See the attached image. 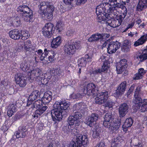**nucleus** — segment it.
Returning <instances> with one entry per match:
<instances>
[{"label":"nucleus","instance_id":"1","mask_svg":"<svg viewBox=\"0 0 147 147\" xmlns=\"http://www.w3.org/2000/svg\"><path fill=\"white\" fill-rule=\"evenodd\" d=\"M70 104L69 102L64 101L56 102L53 105V109L51 111L53 120L56 122L59 121L62 118L66 117L71 114V111L69 107Z\"/></svg>","mask_w":147,"mask_h":147},{"label":"nucleus","instance_id":"2","mask_svg":"<svg viewBox=\"0 0 147 147\" xmlns=\"http://www.w3.org/2000/svg\"><path fill=\"white\" fill-rule=\"evenodd\" d=\"M141 87L138 86L136 89L134 94L135 99L133 100L134 106L136 110L140 109L141 112L147 111V99L141 98L140 90Z\"/></svg>","mask_w":147,"mask_h":147},{"label":"nucleus","instance_id":"3","mask_svg":"<svg viewBox=\"0 0 147 147\" xmlns=\"http://www.w3.org/2000/svg\"><path fill=\"white\" fill-rule=\"evenodd\" d=\"M108 8L107 3H103L97 6L96 8V13L98 18V21L101 22L104 21L107 16H109L107 12V8Z\"/></svg>","mask_w":147,"mask_h":147},{"label":"nucleus","instance_id":"4","mask_svg":"<svg viewBox=\"0 0 147 147\" xmlns=\"http://www.w3.org/2000/svg\"><path fill=\"white\" fill-rule=\"evenodd\" d=\"M72 140L75 147H85L88 142L87 136L80 134L75 136Z\"/></svg>","mask_w":147,"mask_h":147},{"label":"nucleus","instance_id":"5","mask_svg":"<svg viewBox=\"0 0 147 147\" xmlns=\"http://www.w3.org/2000/svg\"><path fill=\"white\" fill-rule=\"evenodd\" d=\"M98 86L93 83H90L85 85L82 89L84 94L88 96L96 95L98 91Z\"/></svg>","mask_w":147,"mask_h":147},{"label":"nucleus","instance_id":"6","mask_svg":"<svg viewBox=\"0 0 147 147\" xmlns=\"http://www.w3.org/2000/svg\"><path fill=\"white\" fill-rule=\"evenodd\" d=\"M55 28L53 24L50 22L46 23L42 30V33L45 38H50L51 37L55 30Z\"/></svg>","mask_w":147,"mask_h":147},{"label":"nucleus","instance_id":"7","mask_svg":"<svg viewBox=\"0 0 147 147\" xmlns=\"http://www.w3.org/2000/svg\"><path fill=\"white\" fill-rule=\"evenodd\" d=\"M28 72L30 76L28 80L30 82H32L34 80H36L42 73L41 70L38 67L30 69Z\"/></svg>","mask_w":147,"mask_h":147},{"label":"nucleus","instance_id":"8","mask_svg":"<svg viewBox=\"0 0 147 147\" xmlns=\"http://www.w3.org/2000/svg\"><path fill=\"white\" fill-rule=\"evenodd\" d=\"M97 95L95 99V103L98 105H101L107 101L108 96V92L107 91H105L94 95Z\"/></svg>","mask_w":147,"mask_h":147},{"label":"nucleus","instance_id":"9","mask_svg":"<svg viewBox=\"0 0 147 147\" xmlns=\"http://www.w3.org/2000/svg\"><path fill=\"white\" fill-rule=\"evenodd\" d=\"M23 75L21 73H18L15 77L16 84L22 87H25L27 84V78Z\"/></svg>","mask_w":147,"mask_h":147},{"label":"nucleus","instance_id":"10","mask_svg":"<svg viewBox=\"0 0 147 147\" xmlns=\"http://www.w3.org/2000/svg\"><path fill=\"white\" fill-rule=\"evenodd\" d=\"M121 43L117 41L111 42L109 43L107 47V53L111 54L115 53L119 48Z\"/></svg>","mask_w":147,"mask_h":147},{"label":"nucleus","instance_id":"11","mask_svg":"<svg viewBox=\"0 0 147 147\" xmlns=\"http://www.w3.org/2000/svg\"><path fill=\"white\" fill-rule=\"evenodd\" d=\"M129 110L128 103H123L121 104L119 108V117L118 119H122L123 120V117L127 114Z\"/></svg>","mask_w":147,"mask_h":147},{"label":"nucleus","instance_id":"12","mask_svg":"<svg viewBox=\"0 0 147 147\" xmlns=\"http://www.w3.org/2000/svg\"><path fill=\"white\" fill-rule=\"evenodd\" d=\"M98 114L96 113L92 114L86 118L85 121V123L90 127H92L98 120Z\"/></svg>","mask_w":147,"mask_h":147},{"label":"nucleus","instance_id":"13","mask_svg":"<svg viewBox=\"0 0 147 147\" xmlns=\"http://www.w3.org/2000/svg\"><path fill=\"white\" fill-rule=\"evenodd\" d=\"M127 82L124 81L122 82L117 87L115 93V94L116 97L119 98L121 96L125 91L127 88Z\"/></svg>","mask_w":147,"mask_h":147},{"label":"nucleus","instance_id":"14","mask_svg":"<svg viewBox=\"0 0 147 147\" xmlns=\"http://www.w3.org/2000/svg\"><path fill=\"white\" fill-rule=\"evenodd\" d=\"M28 132L26 126H21L18 128V131L15 132L13 137L15 136L17 138H24L26 136Z\"/></svg>","mask_w":147,"mask_h":147},{"label":"nucleus","instance_id":"15","mask_svg":"<svg viewBox=\"0 0 147 147\" xmlns=\"http://www.w3.org/2000/svg\"><path fill=\"white\" fill-rule=\"evenodd\" d=\"M105 21L106 22V24L113 28H116L118 27L121 25V21L119 22L118 19L115 20L112 18L111 17L108 16L107 17Z\"/></svg>","mask_w":147,"mask_h":147},{"label":"nucleus","instance_id":"16","mask_svg":"<svg viewBox=\"0 0 147 147\" xmlns=\"http://www.w3.org/2000/svg\"><path fill=\"white\" fill-rule=\"evenodd\" d=\"M127 66V61L125 59L121 60L117 63L116 70L117 74H121Z\"/></svg>","mask_w":147,"mask_h":147},{"label":"nucleus","instance_id":"17","mask_svg":"<svg viewBox=\"0 0 147 147\" xmlns=\"http://www.w3.org/2000/svg\"><path fill=\"white\" fill-rule=\"evenodd\" d=\"M40 95V93L38 90H36L33 91L29 95L28 100L27 106H29L32 102L38 99Z\"/></svg>","mask_w":147,"mask_h":147},{"label":"nucleus","instance_id":"18","mask_svg":"<svg viewBox=\"0 0 147 147\" xmlns=\"http://www.w3.org/2000/svg\"><path fill=\"white\" fill-rule=\"evenodd\" d=\"M71 45L72 44L69 40L64 46L63 49L64 52L67 54L73 55L75 53V49Z\"/></svg>","mask_w":147,"mask_h":147},{"label":"nucleus","instance_id":"19","mask_svg":"<svg viewBox=\"0 0 147 147\" xmlns=\"http://www.w3.org/2000/svg\"><path fill=\"white\" fill-rule=\"evenodd\" d=\"M52 93L50 91H49L44 93L43 96L41 100L44 104L49 103L52 100Z\"/></svg>","mask_w":147,"mask_h":147},{"label":"nucleus","instance_id":"20","mask_svg":"<svg viewBox=\"0 0 147 147\" xmlns=\"http://www.w3.org/2000/svg\"><path fill=\"white\" fill-rule=\"evenodd\" d=\"M9 36L11 38L15 40H17L20 38L21 34L18 30L15 29L9 32Z\"/></svg>","mask_w":147,"mask_h":147},{"label":"nucleus","instance_id":"21","mask_svg":"<svg viewBox=\"0 0 147 147\" xmlns=\"http://www.w3.org/2000/svg\"><path fill=\"white\" fill-rule=\"evenodd\" d=\"M147 7V0H139L136 10L141 11Z\"/></svg>","mask_w":147,"mask_h":147},{"label":"nucleus","instance_id":"22","mask_svg":"<svg viewBox=\"0 0 147 147\" xmlns=\"http://www.w3.org/2000/svg\"><path fill=\"white\" fill-rule=\"evenodd\" d=\"M133 122V119L131 117L126 119L122 125L123 130L124 131H127L128 128L130 127L132 125Z\"/></svg>","mask_w":147,"mask_h":147},{"label":"nucleus","instance_id":"23","mask_svg":"<svg viewBox=\"0 0 147 147\" xmlns=\"http://www.w3.org/2000/svg\"><path fill=\"white\" fill-rule=\"evenodd\" d=\"M114 3V4H109L108 3H107L108 5V8H107V12L109 13H111L113 12L114 10H117L118 9L121 7V5H119L118 3Z\"/></svg>","mask_w":147,"mask_h":147},{"label":"nucleus","instance_id":"24","mask_svg":"<svg viewBox=\"0 0 147 147\" xmlns=\"http://www.w3.org/2000/svg\"><path fill=\"white\" fill-rule=\"evenodd\" d=\"M22 15L25 21L29 23L32 22H33V16L32 11H30L29 13H23Z\"/></svg>","mask_w":147,"mask_h":147},{"label":"nucleus","instance_id":"25","mask_svg":"<svg viewBox=\"0 0 147 147\" xmlns=\"http://www.w3.org/2000/svg\"><path fill=\"white\" fill-rule=\"evenodd\" d=\"M131 43L129 42L128 40H125L121 47L122 51L125 53L129 51L130 49L131 48Z\"/></svg>","mask_w":147,"mask_h":147},{"label":"nucleus","instance_id":"26","mask_svg":"<svg viewBox=\"0 0 147 147\" xmlns=\"http://www.w3.org/2000/svg\"><path fill=\"white\" fill-rule=\"evenodd\" d=\"M49 4H50L49 2H43L41 3L38 6L39 9L38 12L40 14L43 13L45 12V10H47Z\"/></svg>","mask_w":147,"mask_h":147},{"label":"nucleus","instance_id":"27","mask_svg":"<svg viewBox=\"0 0 147 147\" xmlns=\"http://www.w3.org/2000/svg\"><path fill=\"white\" fill-rule=\"evenodd\" d=\"M61 42V38L60 36H58L55 38H54L51 44L52 47L53 48H57L59 46Z\"/></svg>","mask_w":147,"mask_h":147},{"label":"nucleus","instance_id":"28","mask_svg":"<svg viewBox=\"0 0 147 147\" xmlns=\"http://www.w3.org/2000/svg\"><path fill=\"white\" fill-rule=\"evenodd\" d=\"M101 39V34L97 33L91 35L88 39V41L89 42H96L99 41Z\"/></svg>","mask_w":147,"mask_h":147},{"label":"nucleus","instance_id":"29","mask_svg":"<svg viewBox=\"0 0 147 147\" xmlns=\"http://www.w3.org/2000/svg\"><path fill=\"white\" fill-rule=\"evenodd\" d=\"M123 121L122 120V119H118V123H117L114 122L112 126H111L109 129V130L115 132L119 129L120 125L121 124L122 122Z\"/></svg>","mask_w":147,"mask_h":147},{"label":"nucleus","instance_id":"30","mask_svg":"<svg viewBox=\"0 0 147 147\" xmlns=\"http://www.w3.org/2000/svg\"><path fill=\"white\" fill-rule=\"evenodd\" d=\"M47 108L48 107L47 106H44L43 107H40V108H38L35 111L33 116L34 117L38 118L39 116H40L43 113Z\"/></svg>","mask_w":147,"mask_h":147},{"label":"nucleus","instance_id":"31","mask_svg":"<svg viewBox=\"0 0 147 147\" xmlns=\"http://www.w3.org/2000/svg\"><path fill=\"white\" fill-rule=\"evenodd\" d=\"M147 38V34L142 36L137 41H136L134 44V46L137 47L142 45L145 43Z\"/></svg>","mask_w":147,"mask_h":147},{"label":"nucleus","instance_id":"32","mask_svg":"<svg viewBox=\"0 0 147 147\" xmlns=\"http://www.w3.org/2000/svg\"><path fill=\"white\" fill-rule=\"evenodd\" d=\"M17 110V106L14 104H10L8 107L7 114L8 116H11L13 113L16 112Z\"/></svg>","mask_w":147,"mask_h":147},{"label":"nucleus","instance_id":"33","mask_svg":"<svg viewBox=\"0 0 147 147\" xmlns=\"http://www.w3.org/2000/svg\"><path fill=\"white\" fill-rule=\"evenodd\" d=\"M74 113L73 116L76 119V123L77 124V126L79 125L80 123V119L82 117V115L81 113L79 111H76L75 110L73 111Z\"/></svg>","mask_w":147,"mask_h":147},{"label":"nucleus","instance_id":"34","mask_svg":"<svg viewBox=\"0 0 147 147\" xmlns=\"http://www.w3.org/2000/svg\"><path fill=\"white\" fill-rule=\"evenodd\" d=\"M32 11L28 7V6L25 5H21L18 8L17 11L20 12L21 14L23 15V13H28Z\"/></svg>","mask_w":147,"mask_h":147},{"label":"nucleus","instance_id":"35","mask_svg":"<svg viewBox=\"0 0 147 147\" xmlns=\"http://www.w3.org/2000/svg\"><path fill=\"white\" fill-rule=\"evenodd\" d=\"M76 119H75L73 115L70 116L68 118L67 122L69 124L68 125V128L71 129V125H73L74 124L76 126H77V124L76 123Z\"/></svg>","mask_w":147,"mask_h":147},{"label":"nucleus","instance_id":"36","mask_svg":"<svg viewBox=\"0 0 147 147\" xmlns=\"http://www.w3.org/2000/svg\"><path fill=\"white\" fill-rule=\"evenodd\" d=\"M69 41L70 42V43L72 44L71 45L75 49V52L77 50H78L81 48L80 42V41H75L74 42V39L69 40Z\"/></svg>","mask_w":147,"mask_h":147},{"label":"nucleus","instance_id":"37","mask_svg":"<svg viewBox=\"0 0 147 147\" xmlns=\"http://www.w3.org/2000/svg\"><path fill=\"white\" fill-rule=\"evenodd\" d=\"M43 102L42 101V100H38L35 101L31 105V108L32 109L36 108V109L38 108H40V107H42L44 106L42 104Z\"/></svg>","mask_w":147,"mask_h":147},{"label":"nucleus","instance_id":"38","mask_svg":"<svg viewBox=\"0 0 147 147\" xmlns=\"http://www.w3.org/2000/svg\"><path fill=\"white\" fill-rule=\"evenodd\" d=\"M20 67L21 70L24 72H26L27 71H28L30 70V65L29 64H28L27 63L24 62L21 63Z\"/></svg>","mask_w":147,"mask_h":147},{"label":"nucleus","instance_id":"39","mask_svg":"<svg viewBox=\"0 0 147 147\" xmlns=\"http://www.w3.org/2000/svg\"><path fill=\"white\" fill-rule=\"evenodd\" d=\"M130 143H133L135 147H142V144L141 141L139 140L136 138H131Z\"/></svg>","mask_w":147,"mask_h":147},{"label":"nucleus","instance_id":"40","mask_svg":"<svg viewBox=\"0 0 147 147\" xmlns=\"http://www.w3.org/2000/svg\"><path fill=\"white\" fill-rule=\"evenodd\" d=\"M20 46H22L21 49H23L24 48L26 51H28L29 50L30 48V47L31 46V42L30 40H27L25 42L24 44H22Z\"/></svg>","mask_w":147,"mask_h":147},{"label":"nucleus","instance_id":"41","mask_svg":"<svg viewBox=\"0 0 147 147\" xmlns=\"http://www.w3.org/2000/svg\"><path fill=\"white\" fill-rule=\"evenodd\" d=\"M21 37L22 40H26L30 36V34L28 31L21 30Z\"/></svg>","mask_w":147,"mask_h":147},{"label":"nucleus","instance_id":"42","mask_svg":"<svg viewBox=\"0 0 147 147\" xmlns=\"http://www.w3.org/2000/svg\"><path fill=\"white\" fill-rule=\"evenodd\" d=\"M61 72L60 69L58 68H53L50 71L51 74L54 76H57V77L59 76Z\"/></svg>","mask_w":147,"mask_h":147},{"label":"nucleus","instance_id":"43","mask_svg":"<svg viewBox=\"0 0 147 147\" xmlns=\"http://www.w3.org/2000/svg\"><path fill=\"white\" fill-rule=\"evenodd\" d=\"M62 146L61 147H75L74 143L73 141L70 142L66 143L65 141H63L61 142Z\"/></svg>","mask_w":147,"mask_h":147},{"label":"nucleus","instance_id":"44","mask_svg":"<svg viewBox=\"0 0 147 147\" xmlns=\"http://www.w3.org/2000/svg\"><path fill=\"white\" fill-rule=\"evenodd\" d=\"M87 61L86 60L85 58L79 59L78 60V63L79 66L81 67H85L87 63Z\"/></svg>","mask_w":147,"mask_h":147},{"label":"nucleus","instance_id":"45","mask_svg":"<svg viewBox=\"0 0 147 147\" xmlns=\"http://www.w3.org/2000/svg\"><path fill=\"white\" fill-rule=\"evenodd\" d=\"M41 15L42 17H46L49 20H51L53 18V13H49L46 11Z\"/></svg>","mask_w":147,"mask_h":147},{"label":"nucleus","instance_id":"46","mask_svg":"<svg viewBox=\"0 0 147 147\" xmlns=\"http://www.w3.org/2000/svg\"><path fill=\"white\" fill-rule=\"evenodd\" d=\"M55 7L52 4V3L50 2V4H49L47 8L46 11H47L49 13H53L54 12Z\"/></svg>","mask_w":147,"mask_h":147},{"label":"nucleus","instance_id":"47","mask_svg":"<svg viewBox=\"0 0 147 147\" xmlns=\"http://www.w3.org/2000/svg\"><path fill=\"white\" fill-rule=\"evenodd\" d=\"M113 123V121L112 122V121H104L103 125L105 127L109 128V129L111 126H112Z\"/></svg>","mask_w":147,"mask_h":147},{"label":"nucleus","instance_id":"48","mask_svg":"<svg viewBox=\"0 0 147 147\" xmlns=\"http://www.w3.org/2000/svg\"><path fill=\"white\" fill-rule=\"evenodd\" d=\"M81 109L80 111L83 114H84L87 110V106L84 102H81Z\"/></svg>","mask_w":147,"mask_h":147},{"label":"nucleus","instance_id":"49","mask_svg":"<svg viewBox=\"0 0 147 147\" xmlns=\"http://www.w3.org/2000/svg\"><path fill=\"white\" fill-rule=\"evenodd\" d=\"M63 25L61 22H58L56 24V28L59 32H60L63 29Z\"/></svg>","mask_w":147,"mask_h":147},{"label":"nucleus","instance_id":"50","mask_svg":"<svg viewBox=\"0 0 147 147\" xmlns=\"http://www.w3.org/2000/svg\"><path fill=\"white\" fill-rule=\"evenodd\" d=\"M112 118V114L110 113H106L104 117V121H111Z\"/></svg>","mask_w":147,"mask_h":147},{"label":"nucleus","instance_id":"51","mask_svg":"<svg viewBox=\"0 0 147 147\" xmlns=\"http://www.w3.org/2000/svg\"><path fill=\"white\" fill-rule=\"evenodd\" d=\"M76 0H63L64 3L66 5H70L71 7L73 6L74 3L76 2Z\"/></svg>","mask_w":147,"mask_h":147},{"label":"nucleus","instance_id":"52","mask_svg":"<svg viewBox=\"0 0 147 147\" xmlns=\"http://www.w3.org/2000/svg\"><path fill=\"white\" fill-rule=\"evenodd\" d=\"M106 102L105 106V107H108L109 108H112L115 104V103L111 100H109Z\"/></svg>","mask_w":147,"mask_h":147},{"label":"nucleus","instance_id":"53","mask_svg":"<svg viewBox=\"0 0 147 147\" xmlns=\"http://www.w3.org/2000/svg\"><path fill=\"white\" fill-rule=\"evenodd\" d=\"M56 55V54L53 51V53L51 54L49 56L48 60L51 62H53L56 59L55 56Z\"/></svg>","mask_w":147,"mask_h":147},{"label":"nucleus","instance_id":"54","mask_svg":"<svg viewBox=\"0 0 147 147\" xmlns=\"http://www.w3.org/2000/svg\"><path fill=\"white\" fill-rule=\"evenodd\" d=\"M139 58L140 59V61L142 62L147 59V54L146 53L142 54L139 56Z\"/></svg>","mask_w":147,"mask_h":147},{"label":"nucleus","instance_id":"55","mask_svg":"<svg viewBox=\"0 0 147 147\" xmlns=\"http://www.w3.org/2000/svg\"><path fill=\"white\" fill-rule=\"evenodd\" d=\"M109 67L107 65V64H106L105 63H103V65L102 66V67L101 69V71L102 72L105 73L107 72L108 69Z\"/></svg>","mask_w":147,"mask_h":147},{"label":"nucleus","instance_id":"56","mask_svg":"<svg viewBox=\"0 0 147 147\" xmlns=\"http://www.w3.org/2000/svg\"><path fill=\"white\" fill-rule=\"evenodd\" d=\"M135 85H132L129 88V90H128V92H127L126 94L127 95V96L128 97L130 95V94L133 92L134 88Z\"/></svg>","mask_w":147,"mask_h":147},{"label":"nucleus","instance_id":"57","mask_svg":"<svg viewBox=\"0 0 147 147\" xmlns=\"http://www.w3.org/2000/svg\"><path fill=\"white\" fill-rule=\"evenodd\" d=\"M143 77L139 73H137L134 75L133 78L134 80H138L142 79Z\"/></svg>","mask_w":147,"mask_h":147},{"label":"nucleus","instance_id":"58","mask_svg":"<svg viewBox=\"0 0 147 147\" xmlns=\"http://www.w3.org/2000/svg\"><path fill=\"white\" fill-rule=\"evenodd\" d=\"M102 73L101 71V69H97L94 70H93L91 72V74H93L94 75H96L98 74H100Z\"/></svg>","mask_w":147,"mask_h":147},{"label":"nucleus","instance_id":"59","mask_svg":"<svg viewBox=\"0 0 147 147\" xmlns=\"http://www.w3.org/2000/svg\"><path fill=\"white\" fill-rule=\"evenodd\" d=\"M99 136V130L97 131V129H95L93 131L92 137L94 138H98Z\"/></svg>","mask_w":147,"mask_h":147},{"label":"nucleus","instance_id":"60","mask_svg":"<svg viewBox=\"0 0 147 147\" xmlns=\"http://www.w3.org/2000/svg\"><path fill=\"white\" fill-rule=\"evenodd\" d=\"M146 70H144V69L141 68L139 69L138 71V72L140 75H142L143 77V76L146 73Z\"/></svg>","mask_w":147,"mask_h":147},{"label":"nucleus","instance_id":"61","mask_svg":"<svg viewBox=\"0 0 147 147\" xmlns=\"http://www.w3.org/2000/svg\"><path fill=\"white\" fill-rule=\"evenodd\" d=\"M72 96L73 98L74 99H79L82 97V95L79 93H77L76 94H72Z\"/></svg>","mask_w":147,"mask_h":147},{"label":"nucleus","instance_id":"62","mask_svg":"<svg viewBox=\"0 0 147 147\" xmlns=\"http://www.w3.org/2000/svg\"><path fill=\"white\" fill-rule=\"evenodd\" d=\"M81 102L78 103H76L74 106V108L75 109V110H79L81 109Z\"/></svg>","mask_w":147,"mask_h":147},{"label":"nucleus","instance_id":"63","mask_svg":"<svg viewBox=\"0 0 147 147\" xmlns=\"http://www.w3.org/2000/svg\"><path fill=\"white\" fill-rule=\"evenodd\" d=\"M13 23L14 26L18 27L20 26L21 23V21L20 20L17 19H15L13 20Z\"/></svg>","mask_w":147,"mask_h":147},{"label":"nucleus","instance_id":"64","mask_svg":"<svg viewBox=\"0 0 147 147\" xmlns=\"http://www.w3.org/2000/svg\"><path fill=\"white\" fill-rule=\"evenodd\" d=\"M95 147H106L105 143L104 142H100L96 144Z\"/></svg>","mask_w":147,"mask_h":147}]
</instances>
